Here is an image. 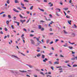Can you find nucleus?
<instances>
[{"label":"nucleus","instance_id":"nucleus-1","mask_svg":"<svg viewBox=\"0 0 77 77\" xmlns=\"http://www.w3.org/2000/svg\"><path fill=\"white\" fill-rule=\"evenodd\" d=\"M11 72L12 73H14V74H18V71L17 70H14V71H11Z\"/></svg>","mask_w":77,"mask_h":77},{"label":"nucleus","instance_id":"nucleus-2","mask_svg":"<svg viewBox=\"0 0 77 77\" xmlns=\"http://www.w3.org/2000/svg\"><path fill=\"white\" fill-rule=\"evenodd\" d=\"M55 11H56L55 14H56L57 16H58V12L57 11H58V8H56L55 9Z\"/></svg>","mask_w":77,"mask_h":77},{"label":"nucleus","instance_id":"nucleus-3","mask_svg":"<svg viewBox=\"0 0 77 77\" xmlns=\"http://www.w3.org/2000/svg\"><path fill=\"white\" fill-rule=\"evenodd\" d=\"M31 44H33V45H35V42L34 41H33V40H32V39H31Z\"/></svg>","mask_w":77,"mask_h":77},{"label":"nucleus","instance_id":"nucleus-4","mask_svg":"<svg viewBox=\"0 0 77 77\" xmlns=\"http://www.w3.org/2000/svg\"><path fill=\"white\" fill-rule=\"evenodd\" d=\"M63 32L64 34H68V32L65 30H63Z\"/></svg>","mask_w":77,"mask_h":77},{"label":"nucleus","instance_id":"nucleus-5","mask_svg":"<svg viewBox=\"0 0 77 77\" xmlns=\"http://www.w3.org/2000/svg\"><path fill=\"white\" fill-rule=\"evenodd\" d=\"M19 72H27V71H24V70H19Z\"/></svg>","mask_w":77,"mask_h":77},{"label":"nucleus","instance_id":"nucleus-6","mask_svg":"<svg viewBox=\"0 0 77 77\" xmlns=\"http://www.w3.org/2000/svg\"><path fill=\"white\" fill-rule=\"evenodd\" d=\"M13 11H14V12H19V11L18 10H17L16 9H15V8H14Z\"/></svg>","mask_w":77,"mask_h":77},{"label":"nucleus","instance_id":"nucleus-7","mask_svg":"<svg viewBox=\"0 0 77 77\" xmlns=\"http://www.w3.org/2000/svg\"><path fill=\"white\" fill-rule=\"evenodd\" d=\"M68 23L70 25H71V20H68Z\"/></svg>","mask_w":77,"mask_h":77},{"label":"nucleus","instance_id":"nucleus-8","mask_svg":"<svg viewBox=\"0 0 77 77\" xmlns=\"http://www.w3.org/2000/svg\"><path fill=\"white\" fill-rule=\"evenodd\" d=\"M41 56V55L40 53H39L37 55V56L38 57H40Z\"/></svg>","mask_w":77,"mask_h":77},{"label":"nucleus","instance_id":"nucleus-9","mask_svg":"<svg viewBox=\"0 0 77 77\" xmlns=\"http://www.w3.org/2000/svg\"><path fill=\"white\" fill-rule=\"evenodd\" d=\"M12 56H13L14 57H15V58H17V59H19V60H20V58L18 57L17 56L15 55H12Z\"/></svg>","mask_w":77,"mask_h":77},{"label":"nucleus","instance_id":"nucleus-10","mask_svg":"<svg viewBox=\"0 0 77 77\" xmlns=\"http://www.w3.org/2000/svg\"><path fill=\"white\" fill-rule=\"evenodd\" d=\"M42 59H44V58H45V55L44 54H42Z\"/></svg>","mask_w":77,"mask_h":77},{"label":"nucleus","instance_id":"nucleus-11","mask_svg":"<svg viewBox=\"0 0 77 77\" xmlns=\"http://www.w3.org/2000/svg\"><path fill=\"white\" fill-rule=\"evenodd\" d=\"M15 3H19V2H18V1L17 0H15L14 1Z\"/></svg>","mask_w":77,"mask_h":77},{"label":"nucleus","instance_id":"nucleus-12","mask_svg":"<svg viewBox=\"0 0 77 77\" xmlns=\"http://www.w3.org/2000/svg\"><path fill=\"white\" fill-rule=\"evenodd\" d=\"M14 23H17V26H19L20 25V23L19 22H18L17 21H14Z\"/></svg>","mask_w":77,"mask_h":77},{"label":"nucleus","instance_id":"nucleus-13","mask_svg":"<svg viewBox=\"0 0 77 77\" xmlns=\"http://www.w3.org/2000/svg\"><path fill=\"white\" fill-rule=\"evenodd\" d=\"M68 47L69 48V49H70V50L73 49V47H72L68 46Z\"/></svg>","mask_w":77,"mask_h":77},{"label":"nucleus","instance_id":"nucleus-14","mask_svg":"<svg viewBox=\"0 0 77 77\" xmlns=\"http://www.w3.org/2000/svg\"><path fill=\"white\" fill-rule=\"evenodd\" d=\"M33 8V6H31L30 8V10H32Z\"/></svg>","mask_w":77,"mask_h":77},{"label":"nucleus","instance_id":"nucleus-15","mask_svg":"<svg viewBox=\"0 0 77 77\" xmlns=\"http://www.w3.org/2000/svg\"><path fill=\"white\" fill-rule=\"evenodd\" d=\"M51 4V5L50 6V7H51V6H53V4H51V2H49L48 3V5H50Z\"/></svg>","mask_w":77,"mask_h":77},{"label":"nucleus","instance_id":"nucleus-16","mask_svg":"<svg viewBox=\"0 0 77 77\" xmlns=\"http://www.w3.org/2000/svg\"><path fill=\"white\" fill-rule=\"evenodd\" d=\"M50 41V40L49 39H47L46 40L47 44H48V43Z\"/></svg>","mask_w":77,"mask_h":77},{"label":"nucleus","instance_id":"nucleus-17","mask_svg":"<svg viewBox=\"0 0 77 77\" xmlns=\"http://www.w3.org/2000/svg\"><path fill=\"white\" fill-rule=\"evenodd\" d=\"M7 3L8 4H9V3H10V1H9V0H7Z\"/></svg>","mask_w":77,"mask_h":77},{"label":"nucleus","instance_id":"nucleus-18","mask_svg":"<svg viewBox=\"0 0 77 77\" xmlns=\"http://www.w3.org/2000/svg\"><path fill=\"white\" fill-rule=\"evenodd\" d=\"M6 23L7 25H8V24H9V21L8 20H7L6 22Z\"/></svg>","mask_w":77,"mask_h":77},{"label":"nucleus","instance_id":"nucleus-19","mask_svg":"<svg viewBox=\"0 0 77 77\" xmlns=\"http://www.w3.org/2000/svg\"><path fill=\"white\" fill-rule=\"evenodd\" d=\"M20 22H25L26 21V20H20Z\"/></svg>","mask_w":77,"mask_h":77},{"label":"nucleus","instance_id":"nucleus-20","mask_svg":"<svg viewBox=\"0 0 77 77\" xmlns=\"http://www.w3.org/2000/svg\"><path fill=\"white\" fill-rule=\"evenodd\" d=\"M39 9L41 11H42V12H44V10L43 9L39 8Z\"/></svg>","mask_w":77,"mask_h":77},{"label":"nucleus","instance_id":"nucleus-21","mask_svg":"<svg viewBox=\"0 0 77 77\" xmlns=\"http://www.w3.org/2000/svg\"><path fill=\"white\" fill-rule=\"evenodd\" d=\"M41 27H42V26L41 25L38 26V28L39 29H41Z\"/></svg>","mask_w":77,"mask_h":77},{"label":"nucleus","instance_id":"nucleus-22","mask_svg":"<svg viewBox=\"0 0 77 77\" xmlns=\"http://www.w3.org/2000/svg\"><path fill=\"white\" fill-rule=\"evenodd\" d=\"M77 65L76 64H75L74 65H73V67H77Z\"/></svg>","mask_w":77,"mask_h":77},{"label":"nucleus","instance_id":"nucleus-23","mask_svg":"<svg viewBox=\"0 0 77 77\" xmlns=\"http://www.w3.org/2000/svg\"><path fill=\"white\" fill-rule=\"evenodd\" d=\"M64 9L65 11H67V10H68V8H65L63 9Z\"/></svg>","mask_w":77,"mask_h":77},{"label":"nucleus","instance_id":"nucleus-24","mask_svg":"<svg viewBox=\"0 0 77 77\" xmlns=\"http://www.w3.org/2000/svg\"><path fill=\"white\" fill-rule=\"evenodd\" d=\"M28 66H29V68H33V66L31 65H29Z\"/></svg>","mask_w":77,"mask_h":77},{"label":"nucleus","instance_id":"nucleus-25","mask_svg":"<svg viewBox=\"0 0 77 77\" xmlns=\"http://www.w3.org/2000/svg\"><path fill=\"white\" fill-rule=\"evenodd\" d=\"M19 16H20V18H23V16L22 15H21V14H20L19 15Z\"/></svg>","mask_w":77,"mask_h":77},{"label":"nucleus","instance_id":"nucleus-26","mask_svg":"<svg viewBox=\"0 0 77 77\" xmlns=\"http://www.w3.org/2000/svg\"><path fill=\"white\" fill-rule=\"evenodd\" d=\"M54 64H58V61H56L54 63Z\"/></svg>","mask_w":77,"mask_h":77},{"label":"nucleus","instance_id":"nucleus-27","mask_svg":"<svg viewBox=\"0 0 77 77\" xmlns=\"http://www.w3.org/2000/svg\"><path fill=\"white\" fill-rule=\"evenodd\" d=\"M40 29H41V31H44V28H42Z\"/></svg>","mask_w":77,"mask_h":77},{"label":"nucleus","instance_id":"nucleus-28","mask_svg":"<svg viewBox=\"0 0 77 77\" xmlns=\"http://www.w3.org/2000/svg\"><path fill=\"white\" fill-rule=\"evenodd\" d=\"M69 62V60H66V61L64 62V63H68Z\"/></svg>","mask_w":77,"mask_h":77},{"label":"nucleus","instance_id":"nucleus-29","mask_svg":"<svg viewBox=\"0 0 77 77\" xmlns=\"http://www.w3.org/2000/svg\"><path fill=\"white\" fill-rule=\"evenodd\" d=\"M72 35H73V37H74V36H75V33H72Z\"/></svg>","mask_w":77,"mask_h":77},{"label":"nucleus","instance_id":"nucleus-30","mask_svg":"<svg viewBox=\"0 0 77 77\" xmlns=\"http://www.w3.org/2000/svg\"><path fill=\"white\" fill-rule=\"evenodd\" d=\"M66 17L67 18H70V17L68 16V15H67L66 16Z\"/></svg>","mask_w":77,"mask_h":77},{"label":"nucleus","instance_id":"nucleus-31","mask_svg":"<svg viewBox=\"0 0 77 77\" xmlns=\"http://www.w3.org/2000/svg\"><path fill=\"white\" fill-rule=\"evenodd\" d=\"M40 73L41 74H42L43 75H45L44 74V73H43V72H41Z\"/></svg>","mask_w":77,"mask_h":77},{"label":"nucleus","instance_id":"nucleus-32","mask_svg":"<svg viewBox=\"0 0 77 77\" xmlns=\"http://www.w3.org/2000/svg\"><path fill=\"white\" fill-rule=\"evenodd\" d=\"M20 5L21 6H24V4L22 3V2L20 3Z\"/></svg>","mask_w":77,"mask_h":77},{"label":"nucleus","instance_id":"nucleus-33","mask_svg":"<svg viewBox=\"0 0 77 77\" xmlns=\"http://www.w3.org/2000/svg\"><path fill=\"white\" fill-rule=\"evenodd\" d=\"M8 17L9 18H11V15H8Z\"/></svg>","mask_w":77,"mask_h":77},{"label":"nucleus","instance_id":"nucleus-34","mask_svg":"<svg viewBox=\"0 0 77 77\" xmlns=\"http://www.w3.org/2000/svg\"><path fill=\"white\" fill-rule=\"evenodd\" d=\"M5 30L7 32V31H8V29H7L6 28H5Z\"/></svg>","mask_w":77,"mask_h":77},{"label":"nucleus","instance_id":"nucleus-35","mask_svg":"<svg viewBox=\"0 0 77 77\" xmlns=\"http://www.w3.org/2000/svg\"><path fill=\"white\" fill-rule=\"evenodd\" d=\"M44 15H48V14L47 13V12H45L44 13Z\"/></svg>","mask_w":77,"mask_h":77},{"label":"nucleus","instance_id":"nucleus-36","mask_svg":"<svg viewBox=\"0 0 77 77\" xmlns=\"http://www.w3.org/2000/svg\"><path fill=\"white\" fill-rule=\"evenodd\" d=\"M48 62H49V64H50L51 65L52 64V63L50 61H49Z\"/></svg>","mask_w":77,"mask_h":77},{"label":"nucleus","instance_id":"nucleus-37","mask_svg":"<svg viewBox=\"0 0 77 77\" xmlns=\"http://www.w3.org/2000/svg\"><path fill=\"white\" fill-rule=\"evenodd\" d=\"M51 68L52 69V70H54V68L53 66H51Z\"/></svg>","mask_w":77,"mask_h":77},{"label":"nucleus","instance_id":"nucleus-38","mask_svg":"<svg viewBox=\"0 0 77 77\" xmlns=\"http://www.w3.org/2000/svg\"><path fill=\"white\" fill-rule=\"evenodd\" d=\"M21 8H23V9H26V8L24 7H21Z\"/></svg>","mask_w":77,"mask_h":77},{"label":"nucleus","instance_id":"nucleus-39","mask_svg":"<svg viewBox=\"0 0 77 77\" xmlns=\"http://www.w3.org/2000/svg\"><path fill=\"white\" fill-rule=\"evenodd\" d=\"M23 30L24 31H25L26 32H27V30L25 28H24Z\"/></svg>","mask_w":77,"mask_h":77},{"label":"nucleus","instance_id":"nucleus-40","mask_svg":"<svg viewBox=\"0 0 77 77\" xmlns=\"http://www.w3.org/2000/svg\"><path fill=\"white\" fill-rule=\"evenodd\" d=\"M13 18H14V20H16V19L17 18V17H13Z\"/></svg>","mask_w":77,"mask_h":77},{"label":"nucleus","instance_id":"nucleus-41","mask_svg":"<svg viewBox=\"0 0 77 77\" xmlns=\"http://www.w3.org/2000/svg\"><path fill=\"white\" fill-rule=\"evenodd\" d=\"M24 1L25 2H29V1L27 0H24Z\"/></svg>","mask_w":77,"mask_h":77},{"label":"nucleus","instance_id":"nucleus-42","mask_svg":"<svg viewBox=\"0 0 77 77\" xmlns=\"http://www.w3.org/2000/svg\"><path fill=\"white\" fill-rule=\"evenodd\" d=\"M75 52H73V51H72V54H75Z\"/></svg>","mask_w":77,"mask_h":77},{"label":"nucleus","instance_id":"nucleus-43","mask_svg":"<svg viewBox=\"0 0 77 77\" xmlns=\"http://www.w3.org/2000/svg\"><path fill=\"white\" fill-rule=\"evenodd\" d=\"M11 28H12V29H14V26L13 25H11Z\"/></svg>","mask_w":77,"mask_h":77},{"label":"nucleus","instance_id":"nucleus-44","mask_svg":"<svg viewBox=\"0 0 77 77\" xmlns=\"http://www.w3.org/2000/svg\"><path fill=\"white\" fill-rule=\"evenodd\" d=\"M36 39H37V40L38 41H39V39L38 38H36Z\"/></svg>","mask_w":77,"mask_h":77},{"label":"nucleus","instance_id":"nucleus-45","mask_svg":"<svg viewBox=\"0 0 77 77\" xmlns=\"http://www.w3.org/2000/svg\"><path fill=\"white\" fill-rule=\"evenodd\" d=\"M52 23H54V22H53V21H51V23H50V24H52Z\"/></svg>","mask_w":77,"mask_h":77},{"label":"nucleus","instance_id":"nucleus-46","mask_svg":"<svg viewBox=\"0 0 77 77\" xmlns=\"http://www.w3.org/2000/svg\"><path fill=\"white\" fill-rule=\"evenodd\" d=\"M57 41H58V39H56L55 41V42L56 43Z\"/></svg>","mask_w":77,"mask_h":77},{"label":"nucleus","instance_id":"nucleus-47","mask_svg":"<svg viewBox=\"0 0 77 77\" xmlns=\"http://www.w3.org/2000/svg\"><path fill=\"white\" fill-rule=\"evenodd\" d=\"M33 76L35 77H37L38 76L37 75H33Z\"/></svg>","mask_w":77,"mask_h":77},{"label":"nucleus","instance_id":"nucleus-48","mask_svg":"<svg viewBox=\"0 0 77 77\" xmlns=\"http://www.w3.org/2000/svg\"><path fill=\"white\" fill-rule=\"evenodd\" d=\"M17 9H19V10H21V8H20V7H18Z\"/></svg>","mask_w":77,"mask_h":77},{"label":"nucleus","instance_id":"nucleus-49","mask_svg":"<svg viewBox=\"0 0 77 77\" xmlns=\"http://www.w3.org/2000/svg\"><path fill=\"white\" fill-rule=\"evenodd\" d=\"M3 17H6V14H3Z\"/></svg>","mask_w":77,"mask_h":77},{"label":"nucleus","instance_id":"nucleus-50","mask_svg":"<svg viewBox=\"0 0 77 77\" xmlns=\"http://www.w3.org/2000/svg\"><path fill=\"white\" fill-rule=\"evenodd\" d=\"M0 33H1V34H3V32L2 31H1L0 32Z\"/></svg>","mask_w":77,"mask_h":77},{"label":"nucleus","instance_id":"nucleus-51","mask_svg":"<svg viewBox=\"0 0 77 77\" xmlns=\"http://www.w3.org/2000/svg\"><path fill=\"white\" fill-rule=\"evenodd\" d=\"M43 1L44 2H47V0H44Z\"/></svg>","mask_w":77,"mask_h":77},{"label":"nucleus","instance_id":"nucleus-52","mask_svg":"<svg viewBox=\"0 0 77 77\" xmlns=\"http://www.w3.org/2000/svg\"><path fill=\"white\" fill-rule=\"evenodd\" d=\"M71 2H72V0H70L69 1V3H71Z\"/></svg>","mask_w":77,"mask_h":77},{"label":"nucleus","instance_id":"nucleus-53","mask_svg":"<svg viewBox=\"0 0 77 77\" xmlns=\"http://www.w3.org/2000/svg\"><path fill=\"white\" fill-rule=\"evenodd\" d=\"M59 70H61V71H62L63 70V69L62 68H60L59 69Z\"/></svg>","mask_w":77,"mask_h":77},{"label":"nucleus","instance_id":"nucleus-54","mask_svg":"<svg viewBox=\"0 0 77 77\" xmlns=\"http://www.w3.org/2000/svg\"><path fill=\"white\" fill-rule=\"evenodd\" d=\"M60 57H63V56L61 54L60 55Z\"/></svg>","mask_w":77,"mask_h":77},{"label":"nucleus","instance_id":"nucleus-55","mask_svg":"<svg viewBox=\"0 0 77 77\" xmlns=\"http://www.w3.org/2000/svg\"><path fill=\"white\" fill-rule=\"evenodd\" d=\"M64 47H67V44H66V45H63Z\"/></svg>","mask_w":77,"mask_h":77},{"label":"nucleus","instance_id":"nucleus-56","mask_svg":"<svg viewBox=\"0 0 77 77\" xmlns=\"http://www.w3.org/2000/svg\"><path fill=\"white\" fill-rule=\"evenodd\" d=\"M50 44H53V42H51L50 43Z\"/></svg>","mask_w":77,"mask_h":77},{"label":"nucleus","instance_id":"nucleus-57","mask_svg":"<svg viewBox=\"0 0 77 77\" xmlns=\"http://www.w3.org/2000/svg\"><path fill=\"white\" fill-rule=\"evenodd\" d=\"M49 16L51 18H52V15L51 14H49Z\"/></svg>","mask_w":77,"mask_h":77},{"label":"nucleus","instance_id":"nucleus-58","mask_svg":"<svg viewBox=\"0 0 77 77\" xmlns=\"http://www.w3.org/2000/svg\"><path fill=\"white\" fill-rule=\"evenodd\" d=\"M53 33H50V35H53Z\"/></svg>","mask_w":77,"mask_h":77},{"label":"nucleus","instance_id":"nucleus-59","mask_svg":"<svg viewBox=\"0 0 77 77\" xmlns=\"http://www.w3.org/2000/svg\"><path fill=\"white\" fill-rule=\"evenodd\" d=\"M33 16H35V15H36V13H34L33 14Z\"/></svg>","mask_w":77,"mask_h":77},{"label":"nucleus","instance_id":"nucleus-60","mask_svg":"<svg viewBox=\"0 0 77 77\" xmlns=\"http://www.w3.org/2000/svg\"><path fill=\"white\" fill-rule=\"evenodd\" d=\"M53 54L52 53H51L49 54V55L50 56H51V54Z\"/></svg>","mask_w":77,"mask_h":77},{"label":"nucleus","instance_id":"nucleus-61","mask_svg":"<svg viewBox=\"0 0 77 77\" xmlns=\"http://www.w3.org/2000/svg\"><path fill=\"white\" fill-rule=\"evenodd\" d=\"M71 60H75V58H73L71 59Z\"/></svg>","mask_w":77,"mask_h":77},{"label":"nucleus","instance_id":"nucleus-62","mask_svg":"<svg viewBox=\"0 0 77 77\" xmlns=\"http://www.w3.org/2000/svg\"><path fill=\"white\" fill-rule=\"evenodd\" d=\"M33 36H34V35H32V34L30 35V36L31 37Z\"/></svg>","mask_w":77,"mask_h":77},{"label":"nucleus","instance_id":"nucleus-63","mask_svg":"<svg viewBox=\"0 0 77 77\" xmlns=\"http://www.w3.org/2000/svg\"><path fill=\"white\" fill-rule=\"evenodd\" d=\"M6 38H7V36H5L4 37V39H6Z\"/></svg>","mask_w":77,"mask_h":77},{"label":"nucleus","instance_id":"nucleus-64","mask_svg":"<svg viewBox=\"0 0 77 77\" xmlns=\"http://www.w3.org/2000/svg\"><path fill=\"white\" fill-rule=\"evenodd\" d=\"M58 10H59V12H60V9H59V8H58Z\"/></svg>","mask_w":77,"mask_h":77}]
</instances>
